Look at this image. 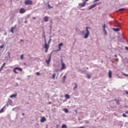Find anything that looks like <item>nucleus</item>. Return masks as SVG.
<instances>
[{
  "instance_id": "5701e85b",
  "label": "nucleus",
  "mask_w": 128,
  "mask_h": 128,
  "mask_svg": "<svg viewBox=\"0 0 128 128\" xmlns=\"http://www.w3.org/2000/svg\"><path fill=\"white\" fill-rule=\"evenodd\" d=\"M52 80H54V78H56V74H52Z\"/></svg>"
},
{
  "instance_id": "ea45409f",
  "label": "nucleus",
  "mask_w": 128,
  "mask_h": 128,
  "mask_svg": "<svg viewBox=\"0 0 128 128\" xmlns=\"http://www.w3.org/2000/svg\"><path fill=\"white\" fill-rule=\"evenodd\" d=\"M78 128H86L84 126H81L80 127H78Z\"/></svg>"
},
{
  "instance_id": "6e6d98bb",
  "label": "nucleus",
  "mask_w": 128,
  "mask_h": 128,
  "mask_svg": "<svg viewBox=\"0 0 128 128\" xmlns=\"http://www.w3.org/2000/svg\"><path fill=\"white\" fill-rule=\"evenodd\" d=\"M75 110L76 114H77L78 112H77L76 110Z\"/></svg>"
},
{
  "instance_id": "cd10ccee",
  "label": "nucleus",
  "mask_w": 128,
  "mask_h": 128,
  "mask_svg": "<svg viewBox=\"0 0 128 128\" xmlns=\"http://www.w3.org/2000/svg\"><path fill=\"white\" fill-rule=\"evenodd\" d=\"M115 102L117 104H118V105L120 104V100H116Z\"/></svg>"
},
{
  "instance_id": "c756f323",
  "label": "nucleus",
  "mask_w": 128,
  "mask_h": 128,
  "mask_svg": "<svg viewBox=\"0 0 128 128\" xmlns=\"http://www.w3.org/2000/svg\"><path fill=\"white\" fill-rule=\"evenodd\" d=\"M87 78H88V80H90V78H92V76L88 75Z\"/></svg>"
},
{
  "instance_id": "dca6fc26",
  "label": "nucleus",
  "mask_w": 128,
  "mask_h": 128,
  "mask_svg": "<svg viewBox=\"0 0 128 128\" xmlns=\"http://www.w3.org/2000/svg\"><path fill=\"white\" fill-rule=\"evenodd\" d=\"M112 30L114 32H120V28H113Z\"/></svg>"
},
{
  "instance_id": "2f4dec72",
  "label": "nucleus",
  "mask_w": 128,
  "mask_h": 128,
  "mask_svg": "<svg viewBox=\"0 0 128 128\" xmlns=\"http://www.w3.org/2000/svg\"><path fill=\"white\" fill-rule=\"evenodd\" d=\"M64 46L63 43H60V44H58V46Z\"/></svg>"
},
{
  "instance_id": "680f3d73",
  "label": "nucleus",
  "mask_w": 128,
  "mask_h": 128,
  "mask_svg": "<svg viewBox=\"0 0 128 128\" xmlns=\"http://www.w3.org/2000/svg\"><path fill=\"white\" fill-rule=\"evenodd\" d=\"M56 80H58V77H56Z\"/></svg>"
},
{
  "instance_id": "7ed1b4c3",
  "label": "nucleus",
  "mask_w": 128,
  "mask_h": 128,
  "mask_svg": "<svg viewBox=\"0 0 128 128\" xmlns=\"http://www.w3.org/2000/svg\"><path fill=\"white\" fill-rule=\"evenodd\" d=\"M52 58V55H50L48 60H46V64L48 65L50 62V59Z\"/></svg>"
},
{
  "instance_id": "58836bf2",
  "label": "nucleus",
  "mask_w": 128,
  "mask_h": 128,
  "mask_svg": "<svg viewBox=\"0 0 128 128\" xmlns=\"http://www.w3.org/2000/svg\"><path fill=\"white\" fill-rule=\"evenodd\" d=\"M58 48H59V50H57L58 52H60L62 49V48H60V46H58Z\"/></svg>"
},
{
  "instance_id": "e2e57ef3",
  "label": "nucleus",
  "mask_w": 128,
  "mask_h": 128,
  "mask_svg": "<svg viewBox=\"0 0 128 128\" xmlns=\"http://www.w3.org/2000/svg\"><path fill=\"white\" fill-rule=\"evenodd\" d=\"M50 30H52V28H50Z\"/></svg>"
},
{
  "instance_id": "a878e982",
  "label": "nucleus",
  "mask_w": 128,
  "mask_h": 128,
  "mask_svg": "<svg viewBox=\"0 0 128 128\" xmlns=\"http://www.w3.org/2000/svg\"><path fill=\"white\" fill-rule=\"evenodd\" d=\"M43 34L44 36H42V38H44V40H46V35L44 34V32H43Z\"/></svg>"
},
{
  "instance_id": "412c9836",
  "label": "nucleus",
  "mask_w": 128,
  "mask_h": 128,
  "mask_svg": "<svg viewBox=\"0 0 128 128\" xmlns=\"http://www.w3.org/2000/svg\"><path fill=\"white\" fill-rule=\"evenodd\" d=\"M48 8H49V10H50V8H52V6H50V5L49 4H48Z\"/></svg>"
},
{
  "instance_id": "473e14b6",
  "label": "nucleus",
  "mask_w": 128,
  "mask_h": 128,
  "mask_svg": "<svg viewBox=\"0 0 128 128\" xmlns=\"http://www.w3.org/2000/svg\"><path fill=\"white\" fill-rule=\"evenodd\" d=\"M4 66H6V62H4V63L2 65V66H1V68H3L4 67Z\"/></svg>"
},
{
  "instance_id": "1a4fd4ad",
  "label": "nucleus",
  "mask_w": 128,
  "mask_h": 128,
  "mask_svg": "<svg viewBox=\"0 0 128 128\" xmlns=\"http://www.w3.org/2000/svg\"><path fill=\"white\" fill-rule=\"evenodd\" d=\"M46 117L43 116L41 120H40V122H46Z\"/></svg>"
},
{
  "instance_id": "ddd939ff",
  "label": "nucleus",
  "mask_w": 128,
  "mask_h": 128,
  "mask_svg": "<svg viewBox=\"0 0 128 128\" xmlns=\"http://www.w3.org/2000/svg\"><path fill=\"white\" fill-rule=\"evenodd\" d=\"M16 70H19V72H22V68H20L16 67Z\"/></svg>"
},
{
  "instance_id": "49530a36",
  "label": "nucleus",
  "mask_w": 128,
  "mask_h": 128,
  "mask_svg": "<svg viewBox=\"0 0 128 128\" xmlns=\"http://www.w3.org/2000/svg\"><path fill=\"white\" fill-rule=\"evenodd\" d=\"M58 126H58V124L56 125V128H58Z\"/></svg>"
},
{
  "instance_id": "3c124183",
  "label": "nucleus",
  "mask_w": 128,
  "mask_h": 128,
  "mask_svg": "<svg viewBox=\"0 0 128 128\" xmlns=\"http://www.w3.org/2000/svg\"><path fill=\"white\" fill-rule=\"evenodd\" d=\"M22 116H24V113H22Z\"/></svg>"
},
{
  "instance_id": "9d476101",
  "label": "nucleus",
  "mask_w": 128,
  "mask_h": 128,
  "mask_svg": "<svg viewBox=\"0 0 128 128\" xmlns=\"http://www.w3.org/2000/svg\"><path fill=\"white\" fill-rule=\"evenodd\" d=\"M44 21L46 22H48V16H45L44 18Z\"/></svg>"
},
{
  "instance_id": "f8f14e48",
  "label": "nucleus",
  "mask_w": 128,
  "mask_h": 128,
  "mask_svg": "<svg viewBox=\"0 0 128 128\" xmlns=\"http://www.w3.org/2000/svg\"><path fill=\"white\" fill-rule=\"evenodd\" d=\"M44 48L45 49H48L50 48V45L48 44H45Z\"/></svg>"
},
{
  "instance_id": "c03bdc74",
  "label": "nucleus",
  "mask_w": 128,
  "mask_h": 128,
  "mask_svg": "<svg viewBox=\"0 0 128 128\" xmlns=\"http://www.w3.org/2000/svg\"><path fill=\"white\" fill-rule=\"evenodd\" d=\"M44 42H45V44H48V43H46V39H44Z\"/></svg>"
},
{
  "instance_id": "393cba45",
  "label": "nucleus",
  "mask_w": 128,
  "mask_h": 128,
  "mask_svg": "<svg viewBox=\"0 0 128 128\" xmlns=\"http://www.w3.org/2000/svg\"><path fill=\"white\" fill-rule=\"evenodd\" d=\"M66 76H64L62 78V80L64 82V80H66Z\"/></svg>"
},
{
  "instance_id": "b1692460",
  "label": "nucleus",
  "mask_w": 128,
  "mask_h": 128,
  "mask_svg": "<svg viewBox=\"0 0 128 128\" xmlns=\"http://www.w3.org/2000/svg\"><path fill=\"white\" fill-rule=\"evenodd\" d=\"M13 71L14 74H18V72H16V68H14Z\"/></svg>"
},
{
  "instance_id": "4c0bfd02",
  "label": "nucleus",
  "mask_w": 128,
  "mask_h": 128,
  "mask_svg": "<svg viewBox=\"0 0 128 128\" xmlns=\"http://www.w3.org/2000/svg\"><path fill=\"white\" fill-rule=\"evenodd\" d=\"M4 44H2L1 46H0V48H2L4 46Z\"/></svg>"
},
{
  "instance_id": "09e8293b",
  "label": "nucleus",
  "mask_w": 128,
  "mask_h": 128,
  "mask_svg": "<svg viewBox=\"0 0 128 128\" xmlns=\"http://www.w3.org/2000/svg\"><path fill=\"white\" fill-rule=\"evenodd\" d=\"M2 68H0V72H2Z\"/></svg>"
},
{
  "instance_id": "13d9d810",
  "label": "nucleus",
  "mask_w": 128,
  "mask_h": 128,
  "mask_svg": "<svg viewBox=\"0 0 128 128\" xmlns=\"http://www.w3.org/2000/svg\"><path fill=\"white\" fill-rule=\"evenodd\" d=\"M20 40V42H22L24 40Z\"/></svg>"
},
{
  "instance_id": "864d4df0",
  "label": "nucleus",
  "mask_w": 128,
  "mask_h": 128,
  "mask_svg": "<svg viewBox=\"0 0 128 128\" xmlns=\"http://www.w3.org/2000/svg\"><path fill=\"white\" fill-rule=\"evenodd\" d=\"M26 22H27V21H26V20L25 21V22H24V23L25 24H26Z\"/></svg>"
},
{
  "instance_id": "7c9ffc66",
  "label": "nucleus",
  "mask_w": 128,
  "mask_h": 128,
  "mask_svg": "<svg viewBox=\"0 0 128 128\" xmlns=\"http://www.w3.org/2000/svg\"><path fill=\"white\" fill-rule=\"evenodd\" d=\"M106 30V24H104L103 26V30Z\"/></svg>"
},
{
  "instance_id": "a211bd4d",
  "label": "nucleus",
  "mask_w": 128,
  "mask_h": 128,
  "mask_svg": "<svg viewBox=\"0 0 128 128\" xmlns=\"http://www.w3.org/2000/svg\"><path fill=\"white\" fill-rule=\"evenodd\" d=\"M74 84H75V86L73 88V90H76V88H78V84H76V83H74Z\"/></svg>"
},
{
  "instance_id": "a18cd8bd",
  "label": "nucleus",
  "mask_w": 128,
  "mask_h": 128,
  "mask_svg": "<svg viewBox=\"0 0 128 128\" xmlns=\"http://www.w3.org/2000/svg\"><path fill=\"white\" fill-rule=\"evenodd\" d=\"M126 114H128V110L126 112Z\"/></svg>"
},
{
  "instance_id": "052dcab7",
  "label": "nucleus",
  "mask_w": 128,
  "mask_h": 128,
  "mask_svg": "<svg viewBox=\"0 0 128 128\" xmlns=\"http://www.w3.org/2000/svg\"><path fill=\"white\" fill-rule=\"evenodd\" d=\"M122 38H123L124 40V37H122Z\"/></svg>"
},
{
  "instance_id": "bb28decb",
  "label": "nucleus",
  "mask_w": 128,
  "mask_h": 128,
  "mask_svg": "<svg viewBox=\"0 0 128 128\" xmlns=\"http://www.w3.org/2000/svg\"><path fill=\"white\" fill-rule=\"evenodd\" d=\"M119 12H122V10H124V8H121L118 10Z\"/></svg>"
},
{
  "instance_id": "bf43d9fd",
  "label": "nucleus",
  "mask_w": 128,
  "mask_h": 128,
  "mask_svg": "<svg viewBox=\"0 0 128 128\" xmlns=\"http://www.w3.org/2000/svg\"><path fill=\"white\" fill-rule=\"evenodd\" d=\"M86 70H88V67L86 68Z\"/></svg>"
},
{
  "instance_id": "f03ea898",
  "label": "nucleus",
  "mask_w": 128,
  "mask_h": 128,
  "mask_svg": "<svg viewBox=\"0 0 128 128\" xmlns=\"http://www.w3.org/2000/svg\"><path fill=\"white\" fill-rule=\"evenodd\" d=\"M98 4H94L93 5H91L90 6H88V10H92V8H96V6H98Z\"/></svg>"
},
{
  "instance_id": "f3484780",
  "label": "nucleus",
  "mask_w": 128,
  "mask_h": 128,
  "mask_svg": "<svg viewBox=\"0 0 128 128\" xmlns=\"http://www.w3.org/2000/svg\"><path fill=\"white\" fill-rule=\"evenodd\" d=\"M14 27H12L10 32H11L12 34H14Z\"/></svg>"
},
{
  "instance_id": "0eeeda50",
  "label": "nucleus",
  "mask_w": 128,
  "mask_h": 128,
  "mask_svg": "<svg viewBox=\"0 0 128 128\" xmlns=\"http://www.w3.org/2000/svg\"><path fill=\"white\" fill-rule=\"evenodd\" d=\"M26 12V10L24 8H21L20 10V14H24Z\"/></svg>"
},
{
  "instance_id": "c85d7f7f",
  "label": "nucleus",
  "mask_w": 128,
  "mask_h": 128,
  "mask_svg": "<svg viewBox=\"0 0 128 128\" xmlns=\"http://www.w3.org/2000/svg\"><path fill=\"white\" fill-rule=\"evenodd\" d=\"M122 116H123V118H126L128 116H126V114L124 113L122 114Z\"/></svg>"
},
{
  "instance_id": "0e129e2a",
  "label": "nucleus",
  "mask_w": 128,
  "mask_h": 128,
  "mask_svg": "<svg viewBox=\"0 0 128 128\" xmlns=\"http://www.w3.org/2000/svg\"><path fill=\"white\" fill-rule=\"evenodd\" d=\"M94 2H97V1L96 0V1H94Z\"/></svg>"
},
{
  "instance_id": "5fc2aeb1",
  "label": "nucleus",
  "mask_w": 128,
  "mask_h": 128,
  "mask_svg": "<svg viewBox=\"0 0 128 128\" xmlns=\"http://www.w3.org/2000/svg\"><path fill=\"white\" fill-rule=\"evenodd\" d=\"M86 123L88 124V121H86Z\"/></svg>"
},
{
  "instance_id": "37998d69",
  "label": "nucleus",
  "mask_w": 128,
  "mask_h": 128,
  "mask_svg": "<svg viewBox=\"0 0 128 128\" xmlns=\"http://www.w3.org/2000/svg\"><path fill=\"white\" fill-rule=\"evenodd\" d=\"M104 32L105 34H107L106 30H104Z\"/></svg>"
},
{
  "instance_id": "de8ad7c7",
  "label": "nucleus",
  "mask_w": 128,
  "mask_h": 128,
  "mask_svg": "<svg viewBox=\"0 0 128 128\" xmlns=\"http://www.w3.org/2000/svg\"><path fill=\"white\" fill-rule=\"evenodd\" d=\"M84 30L82 31V34H84Z\"/></svg>"
},
{
  "instance_id": "79ce46f5",
  "label": "nucleus",
  "mask_w": 128,
  "mask_h": 128,
  "mask_svg": "<svg viewBox=\"0 0 128 128\" xmlns=\"http://www.w3.org/2000/svg\"><path fill=\"white\" fill-rule=\"evenodd\" d=\"M125 50H128V47L125 46Z\"/></svg>"
},
{
  "instance_id": "72a5a7b5",
  "label": "nucleus",
  "mask_w": 128,
  "mask_h": 128,
  "mask_svg": "<svg viewBox=\"0 0 128 128\" xmlns=\"http://www.w3.org/2000/svg\"><path fill=\"white\" fill-rule=\"evenodd\" d=\"M123 76H127L128 78V74H126L125 73H122Z\"/></svg>"
},
{
  "instance_id": "8fccbe9b",
  "label": "nucleus",
  "mask_w": 128,
  "mask_h": 128,
  "mask_svg": "<svg viewBox=\"0 0 128 128\" xmlns=\"http://www.w3.org/2000/svg\"><path fill=\"white\" fill-rule=\"evenodd\" d=\"M126 94H128V92H126Z\"/></svg>"
},
{
  "instance_id": "f257e3e1",
  "label": "nucleus",
  "mask_w": 128,
  "mask_h": 128,
  "mask_svg": "<svg viewBox=\"0 0 128 128\" xmlns=\"http://www.w3.org/2000/svg\"><path fill=\"white\" fill-rule=\"evenodd\" d=\"M90 27L86 26V32L84 33V38L85 39L88 38L90 36Z\"/></svg>"
},
{
  "instance_id": "f704fd0d",
  "label": "nucleus",
  "mask_w": 128,
  "mask_h": 128,
  "mask_svg": "<svg viewBox=\"0 0 128 128\" xmlns=\"http://www.w3.org/2000/svg\"><path fill=\"white\" fill-rule=\"evenodd\" d=\"M20 60H24V54H22L20 56Z\"/></svg>"
},
{
  "instance_id": "e433bc0d",
  "label": "nucleus",
  "mask_w": 128,
  "mask_h": 128,
  "mask_svg": "<svg viewBox=\"0 0 128 128\" xmlns=\"http://www.w3.org/2000/svg\"><path fill=\"white\" fill-rule=\"evenodd\" d=\"M52 40V39H50V40L48 41V44H50V41Z\"/></svg>"
},
{
  "instance_id": "423d86ee",
  "label": "nucleus",
  "mask_w": 128,
  "mask_h": 128,
  "mask_svg": "<svg viewBox=\"0 0 128 128\" xmlns=\"http://www.w3.org/2000/svg\"><path fill=\"white\" fill-rule=\"evenodd\" d=\"M66 70V64H64V62H62L61 70Z\"/></svg>"
},
{
  "instance_id": "4468645a",
  "label": "nucleus",
  "mask_w": 128,
  "mask_h": 128,
  "mask_svg": "<svg viewBox=\"0 0 128 128\" xmlns=\"http://www.w3.org/2000/svg\"><path fill=\"white\" fill-rule=\"evenodd\" d=\"M112 72L110 71V70H109L108 76L110 78H112Z\"/></svg>"
},
{
  "instance_id": "6ab92c4d",
  "label": "nucleus",
  "mask_w": 128,
  "mask_h": 128,
  "mask_svg": "<svg viewBox=\"0 0 128 128\" xmlns=\"http://www.w3.org/2000/svg\"><path fill=\"white\" fill-rule=\"evenodd\" d=\"M61 128H68V126L66 124H63Z\"/></svg>"
},
{
  "instance_id": "603ef678",
  "label": "nucleus",
  "mask_w": 128,
  "mask_h": 128,
  "mask_svg": "<svg viewBox=\"0 0 128 128\" xmlns=\"http://www.w3.org/2000/svg\"><path fill=\"white\" fill-rule=\"evenodd\" d=\"M32 18L33 20H36V17H34Z\"/></svg>"
},
{
  "instance_id": "39448f33",
  "label": "nucleus",
  "mask_w": 128,
  "mask_h": 128,
  "mask_svg": "<svg viewBox=\"0 0 128 128\" xmlns=\"http://www.w3.org/2000/svg\"><path fill=\"white\" fill-rule=\"evenodd\" d=\"M86 2H88L87 0H86ZM86 2H84L83 3H80L79 4V6H81V8H84V6H86Z\"/></svg>"
},
{
  "instance_id": "4be33fe9",
  "label": "nucleus",
  "mask_w": 128,
  "mask_h": 128,
  "mask_svg": "<svg viewBox=\"0 0 128 128\" xmlns=\"http://www.w3.org/2000/svg\"><path fill=\"white\" fill-rule=\"evenodd\" d=\"M116 26H117L118 28H120V23L117 22Z\"/></svg>"
},
{
  "instance_id": "a19ab883",
  "label": "nucleus",
  "mask_w": 128,
  "mask_h": 128,
  "mask_svg": "<svg viewBox=\"0 0 128 128\" xmlns=\"http://www.w3.org/2000/svg\"><path fill=\"white\" fill-rule=\"evenodd\" d=\"M45 52L46 54L48 52V49H45Z\"/></svg>"
},
{
  "instance_id": "2eb2a0df",
  "label": "nucleus",
  "mask_w": 128,
  "mask_h": 128,
  "mask_svg": "<svg viewBox=\"0 0 128 128\" xmlns=\"http://www.w3.org/2000/svg\"><path fill=\"white\" fill-rule=\"evenodd\" d=\"M65 98H66V100H70V95H68V94H66L65 95Z\"/></svg>"
},
{
  "instance_id": "4d7b16f0",
  "label": "nucleus",
  "mask_w": 128,
  "mask_h": 128,
  "mask_svg": "<svg viewBox=\"0 0 128 128\" xmlns=\"http://www.w3.org/2000/svg\"><path fill=\"white\" fill-rule=\"evenodd\" d=\"M16 80H20V78H16Z\"/></svg>"
},
{
  "instance_id": "c9c22d12",
  "label": "nucleus",
  "mask_w": 128,
  "mask_h": 128,
  "mask_svg": "<svg viewBox=\"0 0 128 128\" xmlns=\"http://www.w3.org/2000/svg\"><path fill=\"white\" fill-rule=\"evenodd\" d=\"M36 76H40V72H36Z\"/></svg>"
},
{
  "instance_id": "aec40b11",
  "label": "nucleus",
  "mask_w": 128,
  "mask_h": 128,
  "mask_svg": "<svg viewBox=\"0 0 128 128\" xmlns=\"http://www.w3.org/2000/svg\"><path fill=\"white\" fill-rule=\"evenodd\" d=\"M63 110H64V112H66V114H68V108H64Z\"/></svg>"
},
{
  "instance_id": "6e6552de",
  "label": "nucleus",
  "mask_w": 128,
  "mask_h": 128,
  "mask_svg": "<svg viewBox=\"0 0 128 128\" xmlns=\"http://www.w3.org/2000/svg\"><path fill=\"white\" fill-rule=\"evenodd\" d=\"M6 106H8V104H6V105H5L0 110V114H2V112H4V108Z\"/></svg>"
},
{
  "instance_id": "9b49d317",
  "label": "nucleus",
  "mask_w": 128,
  "mask_h": 128,
  "mask_svg": "<svg viewBox=\"0 0 128 128\" xmlns=\"http://www.w3.org/2000/svg\"><path fill=\"white\" fill-rule=\"evenodd\" d=\"M17 96H18V94H12V95H11L10 96V98H16Z\"/></svg>"
},
{
  "instance_id": "20e7f679",
  "label": "nucleus",
  "mask_w": 128,
  "mask_h": 128,
  "mask_svg": "<svg viewBox=\"0 0 128 128\" xmlns=\"http://www.w3.org/2000/svg\"><path fill=\"white\" fill-rule=\"evenodd\" d=\"M24 4H26L27 6L28 5V4H32V0H26V1H25Z\"/></svg>"
}]
</instances>
